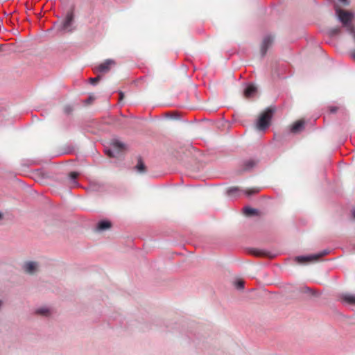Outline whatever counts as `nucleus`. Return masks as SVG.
<instances>
[{
    "instance_id": "obj_33",
    "label": "nucleus",
    "mask_w": 355,
    "mask_h": 355,
    "mask_svg": "<svg viewBox=\"0 0 355 355\" xmlns=\"http://www.w3.org/2000/svg\"><path fill=\"white\" fill-rule=\"evenodd\" d=\"M354 37H355V33L354 34H352Z\"/></svg>"
},
{
    "instance_id": "obj_11",
    "label": "nucleus",
    "mask_w": 355,
    "mask_h": 355,
    "mask_svg": "<svg viewBox=\"0 0 355 355\" xmlns=\"http://www.w3.org/2000/svg\"><path fill=\"white\" fill-rule=\"evenodd\" d=\"M257 161L253 159L244 160L242 164V171H248L252 169L257 164Z\"/></svg>"
},
{
    "instance_id": "obj_27",
    "label": "nucleus",
    "mask_w": 355,
    "mask_h": 355,
    "mask_svg": "<svg viewBox=\"0 0 355 355\" xmlns=\"http://www.w3.org/2000/svg\"><path fill=\"white\" fill-rule=\"evenodd\" d=\"M352 58L355 60V49L351 53Z\"/></svg>"
},
{
    "instance_id": "obj_25",
    "label": "nucleus",
    "mask_w": 355,
    "mask_h": 355,
    "mask_svg": "<svg viewBox=\"0 0 355 355\" xmlns=\"http://www.w3.org/2000/svg\"><path fill=\"white\" fill-rule=\"evenodd\" d=\"M338 110V107L336 106H331L329 107V111L331 113H335Z\"/></svg>"
},
{
    "instance_id": "obj_8",
    "label": "nucleus",
    "mask_w": 355,
    "mask_h": 355,
    "mask_svg": "<svg viewBox=\"0 0 355 355\" xmlns=\"http://www.w3.org/2000/svg\"><path fill=\"white\" fill-rule=\"evenodd\" d=\"M272 42L273 37L271 35H266L263 37L261 46V53L262 57H263L266 54L268 49L272 45Z\"/></svg>"
},
{
    "instance_id": "obj_18",
    "label": "nucleus",
    "mask_w": 355,
    "mask_h": 355,
    "mask_svg": "<svg viewBox=\"0 0 355 355\" xmlns=\"http://www.w3.org/2000/svg\"><path fill=\"white\" fill-rule=\"evenodd\" d=\"M243 212L248 216H252L256 214L257 213V210L250 207H245L243 208Z\"/></svg>"
},
{
    "instance_id": "obj_32",
    "label": "nucleus",
    "mask_w": 355,
    "mask_h": 355,
    "mask_svg": "<svg viewBox=\"0 0 355 355\" xmlns=\"http://www.w3.org/2000/svg\"><path fill=\"white\" fill-rule=\"evenodd\" d=\"M2 304H3V302L1 300H0V308L1 307Z\"/></svg>"
},
{
    "instance_id": "obj_21",
    "label": "nucleus",
    "mask_w": 355,
    "mask_h": 355,
    "mask_svg": "<svg viewBox=\"0 0 355 355\" xmlns=\"http://www.w3.org/2000/svg\"><path fill=\"white\" fill-rule=\"evenodd\" d=\"M340 33V28H334L329 30V34L331 36L336 35Z\"/></svg>"
},
{
    "instance_id": "obj_23",
    "label": "nucleus",
    "mask_w": 355,
    "mask_h": 355,
    "mask_svg": "<svg viewBox=\"0 0 355 355\" xmlns=\"http://www.w3.org/2000/svg\"><path fill=\"white\" fill-rule=\"evenodd\" d=\"M100 79H101V76H98L94 78H90L89 80L91 84L95 85L99 81Z\"/></svg>"
},
{
    "instance_id": "obj_17",
    "label": "nucleus",
    "mask_w": 355,
    "mask_h": 355,
    "mask_svg": "<svg viewBox=\"0 0 355 355\" xmlns=\"http://www.w3.org/2000/svg\"><path fill=\"white\" fill-rule=\"evenodd\" d=\"M240 191L239 187H233L227 189V193L230 196H237L239 195Z\"/></svg>"
},
{
    "instance_id": "obj_30",
    "label": "nucleus",
    "mask_w": 355,
    "mask_h": 355,
    "mask_svg": "<svg viewBox=\"0 0 355 355\" xmlns=\"http://www.w3.org/2000/svg\"><path fill=\"white\" fill-rule=\"evenodd\" d=\"M340 1L343 2V3H347V0H340Z\"/></svg>"
},
{
    "instance_id": "obj_1",
    "label": "nucleus",
    "mask_w": 355,
    "mask_h": 355,
    "mask_svg": "<svg viewBox=\"0 0 355 355\" xmlns=\"http://www.w3.org/2000/svg\"><path fill=\"white\" fill-rule=\"evenodd\" d=\"M336 15L343 26L347 28V31L350 34H355V26L352 23L353 13L337 8Z\"/></svg>"
},
{
    "instance_id": "obj_2",
    "label": "nucleus",
    "mask_w": 355,
    "mask_h": 355,
    "mask_svg": "<svg viewBox=\"0 0 355 355\" xmlns=\"http://www.w3.org/2000/svg\"><path fill=\"white\" fill-rule=\"evenodd\" d=\"M274 113V110L268 107L260 114L257 122V128L261 131H265L270 125Z\"/></svg>"
},
{
    "instance_id": "obj_29",
    "label": "nucleus",
    "mask_w": 355,
    "mask_h": 355,
    "mask_svg": "<svg viewBox=\"0 0 355 355\" xmlns=\"http://www.w3.org/2000/svg\"><path fill=\"white\" fill-rule=\"evenodd\" d=\"M3 218V214L0 211V220Z\"/></svg>"
},
{
    "instance_id": "obj_28",
    "label": "nucleus",
    "mask_w": 355,
    "mask_h": 355,
    "mask_svg": "<svg viewBox=\"0 0 355 355\" xmlns=\"http://www.w3.org/2000/svg\"><path fill=\"white\" fill-rule=\"evenodd\" d=\"M123 96H124L123 93V92H119V99H120V100H122V99H123Z\"/></svg>"
},
{
    "instance_id": "obj_4",
    "label": "nucleus",
    "mask_w": 355,
    "mask_h": 355,
    "mask_svg": "<svg viewBox=\"0 0 355 355\" xmlns=\"http://www.w3.org/2000/svg\"><path fill=\"white\" fill-rule=\"evenodd\" d=\"M125 145L119 140L114 139L112 142V146L110 148H105V153L110 157H117L124 150Z\"/></svg>"
},
{
    "instance_id": "obj_20",
    "label": "nucleus",
    "mask_w": 355,
    "mask_h": 355,
    "mask_svg": "<svg viewBox=\"0 0 355 355\" xmlns=\"http://www.w3.org/2000/svg\"><path fill=\"white\" fill-rule=\"evenodd\" d=\"M301 291L302 293H310L311 295H315V293L314 291H313L311 288L309 287H307V286H304L301 288Z\"/></svg>"
},
{
    "instance_id": "obj_13",
    "label": "nucleus",
    "mask_w": 355,
    "mask_h": 355,
    "mask_svg": "<svg viewBox=\"0 0 355 355\" xmlns=\"http://www.w3.org/2000/svg\"><path fill=\"white\" fill-rule=\"evenodd\" d=\"M111 223L109 220H101L98 223L97 229L99 231H103L111 227Z\"/></svg>"
},
{
    "instance_id": "obj_3",
    "label": "nucleus",
    "mask_w": 355,
    "mask_h": 355,
    "mask_svg": "<svg viewBox=\"0 0 355 355\" xmlns=\"http://www.w3.org/2000/svg\"><path fill=\"white\" fill-rule=\"evenodd\" d=\"M73 23V11H68L62 22L58 24V31L62 33H72L76 29Z\"/></svg>"
},
{
    "instance_id": "obj_19",
    "label": "nucleus",
    "mask_w": 355,
    "mask_h": 355,
    "mask_svg": "<svg viewBox=\"0 0 355 355\" xmlns=\"http://www.w3.org/2000/svg\"><path fill=\"white\" fill-rule=\"evenodd\" d=\"M235 286L236 287L237 289H243L245 286V282L243 280H236L235 282Z\"/></svg>"
},
{
    "instance_id": "obj_10",
    "label": "nucleus",
    "mask_w": 355,
    "mask_h": 355,
    "mask_svg": "<svg viewBox=\"0 0 355 355\" xmlns=\"http://www.w3.org/2000/svg\"><path fill=\"white\" fill-rule=\"evenodd\" d=\"M257 92V89L252 84L248 85L243 90V94L246 98L254 97L256 95Z\"/></svg>"
},
{
    "instance_id": "obj_5",
    "label": "nucleus",
    "mask_w": 355,
    "mask_h": 355,
    "mask_svg": "<svg viewBox=\"0 0 355 355\" xmlns=\"http://www.w3.org/2000/svg\"><path fill=\"white\" fill-rule=\"evenodd\" d=\"M328 253H329V251L327 250H324L322 252L318 253V254H311V255H307V256H298V257H296L295 259L300 263H305L307 262L318 261L320 257L327 254Z\"/></svg>"
},
{
    "instance_id": "obj_6",
    "label": "nucleus",
    "mask_w": 355,
    "mask_h": 355,
    "mask_svg": "<svg viewBox=\"0 0 355 355\" xmlns=\"http://www.w3.org/2000/svg\"><path fill=\"white\" fill-rule=\"evenodd\" d=\"M341 303L345 306H354L355 305V295L344 293H341L338 296Z\"/></svg>"
},
{
    "instance_id": "obj_9",
    "label": "nucleus",
    "mask_w": 355,
    "mask_h": 355,
    "mask_svg": "<svg viewBox=\"0 0 355 355\" xmlns=\"http://www.w3.org/2000/svg\"><path fill=\"white\" fill-rule=\"evenodd\" d=\"M37 267L38 264L37 262L35 261L26 262L23 266L24 271L28 274L35 273L37 271Z\"/></svg>"
},
{
    "instance_id": "obj_22",
    "label": "nucleus",
    "mask_w": 355,
    "mask_h": 355,
    "mask_svg": "<svg viewBox=\"0 0 355 355\" xmlns=\"http://www.w3.org/2000/svg\"><path fill=\"white\" fill-rule=\"evenodd\" d=\"M259 191V189H251V190H246V191H244V193L247 195V196H251V195H253V194H255L257 193H258Z\"/></svg>"
},
{
    "instance_id": "obj_26",
    "label": "nucleus",
    "mask_w": 355,
    "mask_h": 355,
    "mask_svg": "<svg viewBox=\"0 0 355 355\" xmlns=\"http://www.w3.org/2000/svg\"><path fill=\"white\" fill-rule=\"evenodd\" d=\"M254 254L256 255V256H262L263 255V253L261 252L260 251H258V250H254Z\"/></svg>"
},
{
    "instance_id": "obj_15",
    "label": "nucleus",
    "mask_w": 355,
    "mask_h": 355,
    "mask_svg": "<svg viewBox=\"0 0 355 355\" xmlns=\"http://www.w3.org/2000/svg\"><path fill=\"white\" fill-rule=\"evenodd\" d=\"M135 169L140 173L146 172V166L143 161L141 160V157L138 159V162L135 166Z\"/></svg>"
},
{
    "instance_id": "obj_12",
    "label": "nucleus",
    "mask_w": 355,
    "mask_h": 355,
    "mask_svg": "<svg viewBox=\"0 0 355 355\" xmlns=\"http://www.w3.org/2000/svg\"><path fill=\"white\" fill-rule=\"evenodd\" d=\"M304 121L300 120L295 122L291 128V132L293 133H298L304 128Z\"/></svg>"
},
{
    "instance_id": "obj_24",
    "label": "nucleus",
    "mask_w": 355,
    "mask_h": 355,
    "mask_svg": "<svg viewBox=\"0 0 355 355\" xmlns=\"http://www.w3.org/2000/svg\"><path fill=\"white\" fill-rule=\"evenodd\" d=\"M73 110V108L71 105H67L64 107V111L66 114H70Z\"/></svg>"
},
{
    "instance_id": "obj_31",
    "label": "nucleus",
    "mask_w": 355,
    "mask_h": 355,
    "mask_svg": "<svg viewBox=\"0 0 355 355\" xmlns=\"http://www.w3.org/2000/svg\"><path fill=\"white\" fill-rule=\"evenodd\" d=\"M352 214H353L354 217H355V209H354V210L352 211Z\"/></svg>"
},
{
    "instance_id": "obj_14",
    "label": "nucleus",
    "mask_w": 355,
    "mask_h": 355,
    "mask_svg": "<svg viewBox=\"0 0 355 355\" xmlns=\"http://www.w3.org/2000/svg\"><path fill=\"white\" fill-rule=\"evenodd\" d=\"M35 313L42 316L47 317L51 315V309L47 307H41L35 311Z\"/></svg>"
},
{
    "instance_id": "obj_7",
    "label": "nucleus",
    "mask_w": 355,
    "mask_h": 355,
    "mask_svg": "<svg viewBox=\"0 0 355 355\" xmlns=\"http://www.w3.org/2000/svg\"><path fill=\"white\" fill-rule=\"evenodd\" d=\"M115 64V61L112 59H107L105 60L103 63H101L98 66L95 67L94 71L95 72H99V73H107L110 71V67L112 65Z\"/></svg>"
},
{
    "instance_id": "obj_16",
    "label": "nucleus",
    "mask_w": 355,
    "mask_h": 355,
    "mask_svg": "<svg viewBox=\"0 0 355 355\" xmlns=\"http://www.w3.org/2000/svg\"><path fill=\"white\" fill-rule=\"evenodd\" d=\"M78 175L79 174L77 172H71L69 173V179L73 187H78V183L76 180Z\"/></svg>"
}]
</instances>
